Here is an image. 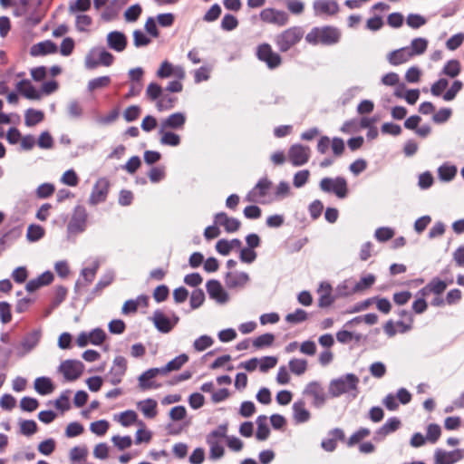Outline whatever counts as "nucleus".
I'll return each mask as SVG.
<instances>
[{"label":"nucleus","mask_w":464,"mask_h":464,"mask_svg":"<svg viewBox=\"0 0 464 464\" xmlns=\"http://www.w3.org/2000/svg\"><path fill=\"white\" fill-rule=\"evenodd\" d=\"M84 370V364L78 360H65L59 366V372L68 382H72L80 378Z\"/></svg>","instance_id":"0eeeda50"},{"label":"nucleus","mask_w":464,"mask_h":464,"mask_svg":"<svg viewBox=\"0 0 464 464\" xmlns=\"http://www.w3.org/2000/svg\"><path fill=\"white\" fill-rule=\"evenodd\" d=\"M314 9L316 14H334L338 12V4L329 0H316L314 3Z\"/></svg>","instance_id":"b1692460"},{"label":"nucleus","mask_w":464,"mask_h":464,"mask_svg":"<svg viewBox=\"0 0 464 464\" xmlns=\"http://www.w3.org/2000/svg\"><path fill=\"white\" fill-rule=\"evenodd\" d=\"M111 83L110 76H101L94 78L88 82V90L93 92L97 89H102L108 86Z\"/></svg>","instance_id":"a18cd8bd"},{"label":"nucleus","mask_w":464,"mask_h":464,"mask_svg":"<svg viewBox=\"0 0 464 464\" xmlns=\"http://www.w3.org/2000/svg\"><path fill=\"white\" fill-rule=\"evenodd\" d=\"M88 214L86 208L78 205L74 208L72 218L67 225L69 234H80L86 229Z\"/></svg>","instance_id":"39448f33"},{"label":"nucleus","mask_w":464,"mask_h":464,"mask_svg":"<svg viewBox=\"0 0 464 464\" xmlns=\"http://www.w3.org/2000/svg\"><path fill=\"white\" fill-rule=\"evenodd\" d=\"M260 19L265 23L284 26L288 23L289 15L285 11L275 8H266L260 13Z\"/></svg>","instance_id":"6e6552de"},{"label":"nucleus","mask_w":464,"mask_h":464,"mask_svg":"<svg viewBox=\"0 0 464 464\" xmlns=\"http://www.w3.org/2000/svg\"><path fill=\"white\" fill-rule=\"evenodd\" d=\"M371 434V430L368 428H360L357 431L350 436L347 440V446L353 447L359 443L362 439L368 437Z\"/></svg>","instance_id":"a19ab883"},{"label":"nucleus","mask_w":464,"mask_h":464,"mask_svg":"<svg viewBox=\"0 0 464 464\" xmlns=\"http://www.w3.org/2000/svg\"><path fill=\"white\" fill-rule=\"evenodd\" d=\"M109 191V181L105 179H100L94 185L91 193L89 203L95 206L106 200Z\"/></svg>","instance_id":"f8f14e48"},{"label":"nucleus","mask_w":464,"mask_h":464,"mask_svg":"<svg viewBox=\"0 0 464 464\" xmlns=\"http://www.w3.org/2000/svg\"><path fill=\"white\" fill-rule=\"evenodd\" d=\"M441 434L440 426L436 423H430L427 427L426 440L430 443H436Z\"/></svg>","instance_id":"de8ad7c7"},{"label":"nucleus","mask_w":464,"mask_h":464,"mask_svg":"<svg viewBox=\"0 0 464 464\" xmlns=\"http://www.w3.org/2000/svg\"><path fill=\"white\" fill-rule=\"evenodd\" d=\"M289 369L293 373L302 375L307 369V361L304 359H292L289 361Z\"/></svg>","instance_id":"4c0bfd02"},{"label":"nucleus","mask_w":464,"mask_h":464,"mask_svg":"<svg viewBox=\"0 0 464 464\" xmlns=\"http://www.w3.org/2000/svg\"><path fill=\"white\" fill-rule=\"evenodd\" d=\"M400 426L401 420L397 417H392L375 431L373 439L377 441H381L387 435L396 431Z\"/></svg>","instance_id":"f3484780"},{"label":"nucleus","mask_w":464,"mask_h":464,"mask_svg":"<svg viewBox=\"0 0 464 464\" xmlns=\"http://www.w3.org/2000/svg\"><path fill=\"white\" fill-rule=\"evenodd\" d=\"M293 418L295 423H304L307 422L311 418L310 411L305 408V403L304 401L300 400L294 402L293 406Z\"/></svg>","instance_id":"412c9836"},{"label":"nucleus","mask_w":464,"mask_h":464,"mask_svg":"<svg viewBox=\"0 0 464 464\" xmlns=\"http://www.w3.org/2000/svg\"><path fill=\"white\" fill-rule=\"evenodd\" d=\"M213 339L208 335H201L194 341L193 347L198 352H203L213 344Z\"/></svg>","instance_id":"3c124183"},{"label":"nucleus","mask_w":464,"mask_h":464,"mask_svg":"<svg viewBox=\"0 0 464 464\" xmlns=\"http://www.w3.org/2000/svg\"><path fill=\"white\" fill-rule=\"evenodd\" d=\"M307 317V313L304 310L298 308L294 313L288 314L285 316V321L289 324H296L305 321Z\"/></svg>","instance_id":"c03bdc74"},{"label":"nucleus","mask_w":464,"mask_h":464,"mask_svg":"<svg viewBox=\"0 0 464 464\" xmlns=\"http://www.w3.org/2000/svg\"><path fill=\"white\" fill-rule=\"evenodd\" d=\"M207 443L210 448V450H209V459H213V460L218 459L224 456L225 450L219 441H207Z\"/></svg>","instance_id":"37998d69"},{"label":"nucleus","mask_w":464,"mask_h":464,"mask_svg":"<svg viewBox=\"0 0 464 464\" xmlns=\"http://www.w3.org/2000/svg\"><path fill=\"white\" fill-rule=\"evenodd\" d=\"M375 282V276L372 274L362 277L359 282H357L351 293L354 294V293H359V292H362L368 288H370Z\"/></svg>","instance_id":"473e14b6"},{"label":"nucleus","mask_w":464,"mask_h":464,"mask_svg":"<svg viewBox=\"0 0 464 464\" xmlns=\"http://www.w3.org/2000/svg\"><path fill=\"white\" fill-rule=\"evenodd\" d=\"M44 235V229L39 225H30L27 228L26 237L30 242L41 239Z\"/></svg>","instance_id":"79ce46f5"},{"label":"nucleus","mask_w":464,"mask_h":464,"mask_svg":"<svg viewBox=\"0 0 464 464\" xmlns=\"http://www.w3.org/2000/svg\"><path fill=\"white\" fill-rule=\"evenodd\" d=\"M249 281V276L246 272H227L225 276V283L227 288L243 287Z\"/></svg>","instance_id":"dca6fc26"},{"label":"nucleus","mask_w":464,"mask_h":464,"mask_svg":"<svg viewBox=\"0 0 464 464\" xmlns=\"http://www.w3.org/2000/svg\"><path fill=\"white\" fill-rule=\"evenodd\" d=\"M34 389L41 395H47L53 392L54 386L48 377H38L34 381Z\"/></svg>","instance_id":"a878e982"},{"label":"nucleus","mask_w":464,"mask_h":464,"mask_svg":"<svg viewBox=\"0 0 464 464\" xmlns=\"http://www.w3.org/2000/svg\"><path fill=\"white\" fill-rule=\"evenodd\" d=\"M227 425L221 424L207 435L206 441H219V439L227 438Z\"/></svg>","instance_id":"49530a36"},{"label":"nucleus","mask_w":464,"mask_h":464,"mask_svg":"<svg viewBox=\"0 0 464 464\" xmlns=\"http://www.w3.org/2000/svg\"><path fill=\"white\" fill-rule=\"evenodd\" d=\"M304 394L313 397V405L315 408H322L327 400L324 388L317 382H309L304 391Z\"/></svg>","instance_id":"9d476101"},{"label":"nucleus","mask_w":464,"mask_h":464,"mask_svg":"<svg viewBox=\"0 0 464 464\" xmlns=\"http://www.w3.org/2000/svg\"><path fill=\"white\" fill-rule=\"evenodd\" d=\"M303 36V28L300 26H293L277 34L275 43L280 52L285 53L298 44Z\"/></svg>","instance_id":"7ed1b4c3"},{"label":"nucleus","mask_w":464,"mask_h":464,"mask_svg":"<svg viewBox=\"0 0 464 464\" xmlns=\"http://www.w3.org/2000/svg\"><path fill=\"white\" fill-rule=\"evenodd\" d=\"M57 45L51 40H46L34 44L30 48V54L34 57L55 53Z\"/></svg>","instance_id":"6ab92c4d"},{"label":"nucleus","mask_w":464,"mask_h":464,"mask_svg":"<svg viewBox=\"0 0 464 464\" xmlns=\"http://www.w3.org/2000/svg\"><path fill=\"white\" fill-rule=\"evenodd\" d=\"M411 56L420 55L424 53L428 47V41L425 38H415L411 41V45L407 46Z\"/></svg>","instance_id":"c756f323"},{"label":"nucleus","mask_w":464,"mask_h":464,"mask_svg":"<svg viewBox=\"0 0 464 464\" xmlns=\"http://www.w3.org/2000/svg\"><path fill=\"white\" fill-rule=\"evenodd\" d=\"M319 188L325 193H334L339 198H344L348 194L347 181L343 177L324 178L319 183Z\"/></svg>","instance_id":"20e7f679"},{"label":"nucleus","mask_w":464,"mask_h":464,"mask_svg":"<svg viewBox=\"0 0 464 464\" xmlns=\"http://www.w3.org/2000/svg\"><path fill=\"white\" fill-rule=\"evenodd\" d=\"M340 39V33L336 28L325 26L313 28L305 36V41L311 44L321 43L325 45L336 44Z\"/></svg>","instance_id":"f03ea898"},{"label":"nucleus","mask_w":464,"mask_h":464,"mask_svg":"<svg viewBox=\"0 0 464 464\" xmlns=\"http://www.w3.org/2000/svg\"><path fill=\"white\" fill-rule=\"evenodd\" d=\"M407 24L413 28L418 29L426 24V19L418 14H410L406 19Z\"/></svg>","instance_id":"bf43d9fd"},{"label":"nucleus","mask_w":464,"mask_h":464,"mask_svg":"<svg viewBox=\"0 0 464 464\" xmlns=\"http://www.w3.org/2000/svg\"><path fill=\"white\" fill-rule=\"evenodd\" d=\"M141 14V7L136 4L130 6L124 13V18L128 22H135L138 20Z\"/></svg>","instance_id":"338daca9"},{"label":"nucleus","mask_w":464,"mask_h":464,"mask_svg":"<svg viewBox=\"0 0 464 464\" xmlns=\"http://www.w3.org/2000/svg\"><path fill=\"white\" fill-rule=\"evenodd\" d=\"M464 458V450L457 449L452 451H446L437 449L434 453L435 464H454Z\"/></svg>","instance_id":"9b49d317"},{"label":"nucleus","mask_w":464,"mask_h":464,"mask_svg":"<svg viewBox=\"0 0 464 464\" xmlns=\"http://www.w3.org/2000/svg\"><path fill=\"white\" fill-rule=\"evenodd\" d=\"M137 413L128 410L121 413L119 421L123 427H128L137 420Z\"/></svg>","instance_id":"680f3d73"},{"label":"nucleus","mask_w":464,"mask_h":464,"mask_svg":"<svg viewBox=\"0 0 464 464\" xmlns=\"http://www.w3.org/2000/svg\"><path fill=\"white\" fill-rule=\"evenodd\" d=\"M459 72L460 63L458 60L454 59L448 61L442 69V73L451 78H455Z\"/></svg>","instance_id":"f704fd0d"},{"label":"nucleus","mask_w":464,"mask_h":464,"mask_svg":"<svg viewBox=\"0 0 464 464\" xmlns=\"http://www.w3.org/2000/svg\"><path fill=\"white\" fill-rule=\"evenodd\" d=\"M320 287L321 288H325V293L321 295V296L319 297L318 299V305L319 307H328L330 306L333 302H334V298L332 297L331 295V291H332V287L329 284H324V283H322L320 285Z\"/></svg>","instance_id":"e433bc0d"},{"label":"nucleus","mask_w":464,"mask_h":464,"mask_svg":"<svg viewBox=\"0 0 464 464\" xmlns=\"http://www.w3.org/2000/svg\"><path fill=\"white\" fill-rule=\"evenodd\" d=\"M162 92V87L156 82H150L146 89V95L150 101H156L157 99L161 97Z\"/></svg>","instance_id":"603ef678"},{"label":"nucleus","mask_w":464,"mask_h":464,"mask_svg":"<svg viewBox=\"0 0 464 464\" xmlns=\"http://www.w3.org/2000/svg\"><path fill=\"white\" fill-rule=\"evenodd\" d=\"M310 149L307 146L301 144L292 145L288 150V157L290 162L295 166H303L309 160Z\"/></svg>","instance_id":"1a4fd4ad"},{"label":"nucleus","mask_w":464,"mask_h":464,"mask_svg":"<svg viewBox=\"0 0 464 464\" xmlns=\"http://www.w3.org/2000/svg\"><path fill=\"white\" fill-rule=\"evenodd\" d=\"M274 341H275L274 334H269V333L259 335L253 341V346L256 349H260L263 347H268V346L272 345Z\"/></svg>","instance_id":"ea45409f"},{"label":"nucleus","mask_w":464,"mask_h":464,"mask_svg":"<svg viewBox=\"0 0 464 464\" xmlns=\"http://www.w3.org/2000/svg\"><path fill=\"white\" fill-rule=\"evenodd\" d=\"M127 370V361L123 356H116L113 360V365L109 372L110 382L117 385L121 382L122 376Z\"/></svg>","instance_id":"ddd939ff"},{"label":"nucleus","mask_w":464,"mask_h":464,"mask_svg":"<svg viewBox=\"0 0 464 464\" xmlns=\"http://www.w3.org/2000/svg\"><path fill=\"white\" fill-rule=\"evenodd\" d=\"M109 429V422L105 420H101L91 423L90 430L92 433L102 436Z\"/></svg>","instance_id":"5fc2aeb1"},{"label":"nucleus","mask_w":464,"mask_h":464,"mask_svg":"<svg viewBox=\"0 0 464 464\" xmlns=\"http://www.w3.org/2000/svg\"><path fill=\"white\" fill-rule=\"evenodd\" d=\"M186 122V116L182 112H175L168 116L166 119L161 121L159 132H162L163 130L173 129L180 130L183 128Z\"/></svg>","instance_id":"2eb2a0df"},{"label":"nucleus","mask_w":464,"mask_h":464,"mask_svg":"<svg viewBox=\"0 0 464 464\" xmlns=\"http://www.w3.org/2000/svg\"><path fill=\"white\" fill-rule=\"evenodd\" d=\"M462 82L459 80L453 82L450 89L443 94V100L450 102L455 99L456 95L462 89Z\"/></svg>","instance_id":"6e6d98bb"},{"label":"nucleus","mask_w":464,"mask_h":464,"mask_svg":"<svg viewBox=\"0 0 464 464\" xmlns=\"http://www.w3.org/2000/svg\"><path fill=\"white\" fill-rule=\"evenodd\" d=\"M309 176H310V172L308 169H303V170L297 171L294 176V179H293L294 186L295 188H302L308 181Z\"/></svg>","instance_id":"0e129e2a"},{"label":"nucleus","mask_w":464,"mask_h":464,"mask_svg":"<svg viewBox=\"0 0 464 464\" xmlns=\"http://www.w3.org/2000/svg\"><path fill=\"white\" fill-rule=\"evenodd\" d=\"M271 186L272 182L268 179H260L256 185L255 186V188L248 193L247 199L249 201H255L256 199L254 198L256 196H258L260 198L266 196Z\"/></svg>","instance_id":"5701e85b"},{"label":"nucleus","mask_w":464,"mask_h":464,"mask_svg":"<svg viewBox=\"0 0 464 464\" xmlns=\"http://www.w3.org/2000/svg\"><path fill=\"white\" fill-rule=\"evenodd\" d=\"M447 285L448 284L439 277H433L429 283V287H430L431 293L437 295L442 294L446 290Z\"/></svg>","instance_id":"4d7b16f0"},{"label":"nucleus","mask_w":464,"mask_h":464,"mask_svg":"<svg viewBox=\"0 0 464 464\" xmlns=\"http://www.w3.org/2000/svg\"><path fill=\"white\" fill-rule=\"evenodd\" d=\"M238 25V21L236 16L230 14H226L221 21V28L224 31H232L236 29Z\"/></svg>","instance_id":"864d4df0"},{"label":"nucleus","mask_w":464,"mask_h":464,"mask_svg":"<svg viewBox=\"0 0 464 464\" xmlns=\"http://www.w3.org/2000/svg\"><path fill=\"white\" fill-rule=\"evenodd\" d=\"M205 301V294L202 289L197 288L192 291L190 295V306L192 309L200 307Z\"/></svg>","instance_id":"09e8293b"},{"label":"nucleus","mask_w":464,"mask_h":464,"mask_svg":"<svg viewBox=\"0 0 464 464\" xmlns=\"http://www.w3.org/2000/svg\"><path fill=\"white\" fill-rule=\"evenodd\" d=\"M157 368H150L140 375L139 385L142 390L151 388L152 383L149 382L148 381L155 378L157 376Z\"/></svg>","instance_id":"72a5a7b5"},{"label":"nucleus","mask_w":464,"mask_h":464,"mask_svg":"<svg viewBox=\"0 0 464 464\" xmlns=\"http://www.w3.org/2000/svg\"><path fill=\"white\" fill-rule=\"evenodd\" d=\"M359 378L353 373H346L339 378L334 379L329 383V393L333 398L341 396L351 391H356Z\"/></svg>","instance_id":"f257e3e1"},{"label":"nucleus","mask_w":464,"mask_h":464,"mask_svg":"<svg viewBox=\"0 0 464 464\" xmlns=\"http://www.w3.org/2000/svg\"><path fill=\"white\" fill-rule=\"evenodd\" d=\"M84 63L88 70H93L99 66V58L97 56V50L95 47L92 48L87 53Z\"/></svg>","instance_id":"13d9d810"},{"label":"nucleus","mask_w":464,"mask_h":464,"mask_svg":"<svg viewBox=\"0 0 464 464\" xmlns=\"http://www.w3.org/2000/svg\"><path fill=\"white\" fill-rule=\"evenodd\" d=\"M138 408L146 418L152 419L157 415V401L153 399H146L139 401Z\"/></svg>","instance_id":"bb28decb"},{"label":"nucleus","mask_w":464,"mask_h":464,"mask_svg":"<svg viewBox=\"0 0 464 464\" xmlns=\"http://www.w3.org/2000/svg\"><path fill=\"white\" fill-rule=\"evenodd\" d=\"M71 391L66 390L60 397L55 401V407L62 411H68L70 409V402H69V397H70Z\"/></svg>","instance_id":"69168bd1"},{"label":"nucleus","mask_w":464,"mask_h":464,"mask_svg":"<svg viewBox=\"0 0 464 464\" xmlns=\"http://www.w3.org/2000/svg\"><path fill=\"white\" fill-rule=\"evenodd\" d=\"M99 58V65L111 66L114 62V56L103 47H95Z\"/></svg>","instance_id":"58836bf2"},{"label":"nucleus","mask_w":464,"mask_h":464,"mask_svg":"<svg viewBox=\"0 0 464 464\" xmlns=\"http://www.w3.org/2000/svg\"><path fill=\"white\" fill-rule=\"evenodd\" d=\"M41 338V331L34 330L27 334L23 339L21 345L27 351L34 349L39 343Z\"/></svg>","instance_id":"c85d7f7f"},{"label":"nucleus","mask_w":464,"mask_h":464,"mask_svg":"<svg viewBox=\"0 0 464 464\" xmlns=\"http://www.w3.org/2000/svg\"><path fill=\"white\" fill-rule=\"evenodd\" d=\"M188 361V356L186 353H181L179 356H176L174 359L169 361L165 365V370L169 372L178 371Z\"/></svg>","instance_id":"c9c22d12"},{"label":"nucleus","mask_w":464,"mask_h":464,"mask_svg":"<svg viewBox=\"0 0 464 464\" xmlns=\"http://www.w3.org/2000/svg\"><path fill=\"white\" fill-rule=\"evenodd\" d=\"M267 418L266 415H260L256 418V425H257V430L256 433V438L258 440H266L270 434V430L267 425Z\"/></svg>","instance_id":"cd10ccee"},{"label":"nucleus","mask_w":464,"mask_h":464,"mask_svg":"<svg viewBox=\"0 0 464 464\" xmlns=\"http://www.w3.org/2000/svg\"><path fill=\"white\" fill-rule=\"evenodd\" d=\"M438 172L440 179L450 181L455 177L457 169L455 166L442 165L439 168Z\"/></svg>","instance_id":"8fccbe9b"},{"label":"nucleus","mask_w":464,"mask_h":464,"mask_svg":"<svg viewBox=\"0 0 464 464\" xmlns=\"http://www.w3.org/2000/svg\"><path fill=\"white\" fill-rule=\"evenodd\" d=\"M17 91L29 100H39L41 93L34 88L29 80H22L16 84Z\"/></svg>","instance_id":"4be33fe9"},{"label":"nucleus","mask_w":464,"mask_h":464,"mask_svg":"<svg viewBox=\"0 0 464 464\" xmlns=\"http://www.w3.org/2000/svg\"><path fill=\"white\" fill-rule=\"evenodd\" d=\"M206 288L209 297L218 303L225 304L228 301V294L223 289L219 281L216 279L208 280Z\"/></svg>","instance_id":"4468645a"},{"label":"nucleus","mask_w":464,"mask_h":464,"mask_svg":"<svg viewBox=\"0 0 464 464\" xmlns=\"http://www.w3.org/2000/svg\"><path fill=\"white\" fill-rule=\"evenodd\" d=\"M151 320L158 331L163 334L169 333L174 327V324L160 310L153 313Z\"/></svg>","instance_id":"aec40b11"},{"label":"nucleus","mask_w":464,"mask_h":464,"mask_svg":"<svg viewBox=\"0 0 464 464\" xmlns=\"http://www.w3.org/2000/svg\"><path fill=\"white\" fill-rule=\"evenodd\" d=\"M411 54L408 47H402L398 50L392 51L388 54V61L392 65H400L406 63L411 58Z\"/></svg>","instance_id":"393cba45"},{"label":"nucleus","mask_w":464,"mask_h":464,"mask_svg":"<svg viewBox=\"0 0 464 464\" xmlns=\"http://www.w3.org/2000/svg\"><path fill=\"white\" fill-rule=\"evenodd\" d=\"M256 56L258 60L265 63L270 70L276 69L282 63L281 56L273 51L268 44H262L257 46Z\"/></svg>","instance_id":"423d86ee"},{"label":"nucleus","mask_w":464,"mask_h":464,"mask_svg":"<svg viewBox=\"0 0 464 464\" xmlns=\"http://www.w3.org/2000/svg\"><path fill=\"white\" fill-rule=\"evenodd\" d=\"M44 112L41 111L28 109L24 114V122L28 127L34 126L44 120Z\"/></svg>","instance_id":"2f4dec72"},{"label":"nucleus","mask_w":464,"mask_h":464,"mask_svg":"<svg viewBox=\"0 0 464 464\" xmlns=\"http://www.w3.org/2000/svg\"><path fill=\"white\" fill-rule=\"evenodd\" d=\"M21 433L25 436H31L37 431L36 422L33 420H22L20 423Z\"/></svg>","instance_id":"052dcab7"},{"label":"nucleus","mask_w":464,"mask_h":464,"mask_svg":"<svg viewBox=\"0 0 464 464\" xmlns=\"http://www.w3.org/2000/svg\"><path fill=\"white\" fill-rule=\"evenodd\" d=\"M159 134L161 136L160 141L162 145L176 147L180 144V137L175 132L163 130V131L159 132Z\"/></svg>","instance_id":"7c9ffc66"},{"label":"nucleus","mask_w":464,"mask_h":464,"mask_svg":"<svg viewBox=\"0 0 464 464\" xmlns=\"http://www.w3.org/2000/svg\"><path fill=\"white\" fill-rule=\"evenodd\" d=\"M141 111V109L138 105L129 106L123 112L124 120L128 122L134 121L138 119Z\"/></svg>","instance_id":"774afa93"},{"label":"nucleus","mask_w":464,"mask_h":464,"mask_svg":"<svg viewBox=\"0 0 464 464\" xmlns=\"http://www.w3.org/2000/svg\"><path fill=\"white\" fill-rule=\"evenodd\" d=\"M451 114V109L442 108L433 114L432 121L437 124H441L446 122L450 118Z\"/></svg>","instance_id":"e2e57ef3"},{"label":"nucleus","mask_w":464,"mask_h":464,"mask_svg":"<svg viewBox=\"0 0 464 464\" xmlns=\"http://www.w3.org/2000/svg\"><path fill=\"white\" fill-rule=\"evenodd\" d=\"M107 44L111 49L121 53L127 46V37L121 32L112 31L107 35Z\"/></svg>","instance_id":"a211bd4d"}]
</instances>
